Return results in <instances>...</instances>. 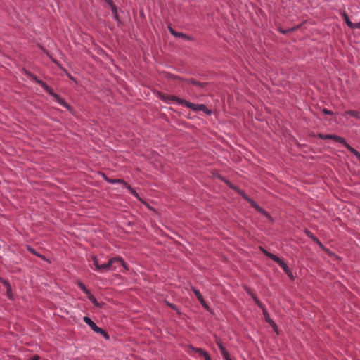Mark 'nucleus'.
Returning <instances> with one entry per match:
<instances>
[{"label":"nucleus","mask_w":360,"mask_h":360,"mask_svg":"<svg viewBox=\"0 0 360 360\" xmlns=\"http://www.w3.org/2000/svg\"><path fill=\"white\" fill-rule=\"evenodd\" d=\"M159 98L164 102L167 103H169L171 101H176L179 104L184 105L188 108L194 111H203L207 115H211L212 111L207 108V107L203 104H194L191 102H188L184 99L180 98L177 96L172 95H167L165 94L160 93Z\"/></svg>","instance_id":"nucleus-1"},{"label":"nucleus","mask_w":360,"mask_h":360,"mask_svg":"<svg viewBox=\"0 0 360 360\" xmlns=\"http://www.w3.org/2000/svg\"><path fill=\"white\" fill-rule=\"evenodd\" d=\"M91 261L96 267V270L103 272L104 271L115 270V263L123 264V259L120 257H113L109 259L106 264H100L98 259L96 256H91Z\"/></svg>","instance_id":"nucleus-2"},{"label":"nucleus","mask_w":360,"mask_h":360,"mask_svg":"<svg viewBox=\"0 0 360 360\" xmlns=\"http://www.w3.org/2000/svg\"><path fill=\"white\" fill-rule=\"evenodd\" d=\"M30 77L35 81L37 84H39L44 89H45L47 92H49L55 99L56 101L60 103L61 105L66 108H69V105L66 103L58 95L53 92L52 89L44 82L37 79L35 76L29 74Z\"/></svg>","instance_id":"nucleus-3"},{"label":"nucleus","mask_w":360,"mask_h":360,"mask_svg":"<svg viewBox=\"0 0 360 360\" xmlns=\"http://www.w3.org/2000/svg\"><path fill=\"white\" fill-rule=\"evenodd\" d=\"M83 320L89 326V327L95 332V333H100L101 335H103L105 339H109V335L107 333L106 331H105L104 330H103L102 328L98 327L95 323L88 316H84L83 318Z\"/></svg>","instance_id":"nucleus-4"},{"label":"nucleus","mask_w":360,"mask_h":360,"mask_svg":"<svg viewBox=\"0 0 360 360\" xmlns=\"http://www.w3.org/2000/svg\"><path fill=\"white\" fill-rule=\"evenodd\" d=\"M243 197L250 202V204L259 213H262L264 216H266L268 219H271V216L266 212L264 209L259 207L253 200L249 198L245 194L243 193H240Z\"/></svg>","instance_id":"nucleus-5"},{"label":"nucleus","mask_w":360,"mask_h":360,"mask_svg":"<svg viewBox=\"0 0 360 360\" xmlns=\"http://www.w3.org/2000/svg\"><path fill=\"white\" fill-rule=\"evenodd\" d=\"M105 179L108 182H109L110 184H121L124 185V186L129 190V191L132 195L137 196V193H136V191L131 188V186L129 184H128L124 180L120 179H108L107 177H105Z\"/></svg>","instance_id":"nucleus-6"},{"label":"nucleus","mask_w":360,"mask_h":360,"mask_svg":"<svg viewBox=\"0 0 360 360\" xmlns=\"http://www.w3.org/2000/svg\"><path fill=\"white\" fill-rule=\"evenodd\" d=\"M271 259L274 260L275 262H276L283 270L284 271L288 274L290 275V271L289 268L288 267L287 264L278 257L274 255H270Z\"/></svg>","instance_id":"nucleus-7"},{"label":"nucleus","mask_w":360,"mask_h":360,"mask_svg":"<svg viewBox=\"0 0 360 360\" xmlns=\"http://www.w3.org/2000/svg\"><path fill=\"white\" fill-rule=\"evenodd\" d=\"M216 342L220 349V352H221V354L223 358L225 360H231L229 353L227 352L226 348L224 347L221 340L219 339H217Z\"/></svg>","instance_id":"nucleus-8"},{"label":"nucleus","mask_w":360,"mask_h":360,"mask_svg":"<svg viewBox=\"0 0 360 360\" xmlns=\"http://www.w3.org/2000/svg\"><path fill=\"white\" fill-rule=\"evenodd\" d=\"M190 349L192 351L198 353L200 355L202 356L205 360H212L209 354L204 349L201 348H195L193 347H190Z\"/></svg>","instance_id":"nucleus-9"},{"label":"nucleus","mask_w":360,"mask_h":360,"mask_svg":"<svg viewBox=\"0 0 360 360\" xmlns=\"http://www.w3.org/2000/svg\"><path fill=\"white\" fill-rule=\"evenodd\" d=\"M193 291L194 294L195 295V296L197 297L198 300L200 302L201 304L205 309H208V306H207V303L205 302V301L204 300L203 297L201 295V293L200 292V291L194 288H193Z\"/></svg>","instance_id":"nucleus-10"},{"label":"nucleus","mask_w":360,"mask_h":360,"mask_svg":"<svg viewBox=\"0 0 360 360\" xmlns=\"http://www.w3.org/2000/svg\"><path fill=\"white\" fill-rule=\"evenodd\" d=\"M169 30L170 33L175 37L182 38V39H188V40L191 39L190 37H188V35H186L182 32H176L171 27H169Z\"/></svg>","instance_id":"nucleus-11"},{"label":"nucleus","mask_w":360,"mask_h":360,"mask_svg":"<svg viewBox=\"0 0 360 360\" xmlns=\"http://www.w3.org/2000/svg\"><path fill=\"white\" fill-rule=\"evenodd\" d=\"M1 282H2L3 285H4V287L6 288V293H7L8 297L10 300H13L14 297H13L11 287L9 283L6 280H2Z\"/></svg>","instance_id":"nucleus-12"},{"label":"nucleus","mask_w":360,"mask_h":360,"mask_svg":"<svg viewBox=\"0 0 360 360\" xmlns=\"http://www.w3.org/2000/svg\"><path fill=\"white\" fill-rule=\"evenodd\" d=\"M346 115H350V116L356 118V120H360V111L349 110L345 111L342 114V116H346Z\"/></svg>","instance_id":"nucleus-13"},{"label":"nucleus","mask_w":360,"mask_h":360,"mask_svg":"<svg viewBox=\"0 0 360 360\" xmlns=\"http://www.w3.org/2000/svg\"><path fill=\"white\" fill-rule=\"evenodd\" d=\"M263 314L265 318V320L267 323H269L274 329L277 331V326L276 323L274 322V321L270 318L269 314H268L267 311L266 309H264Z\"/></svg>","instance_id":"nucleus-14"},{"label":"nucleus","mask_w":360,"mask_h":360,"mask_svg":"<svg viewBox=\"0 0 360 360\" xmlns=\"http://www.w3.org/2000/svg\"><path fill=\"white\" fill-rule=\"evenodd\" d=\"M186 82L188 83V84H193L194 86H197L198 87H200V88H203L206 86V83H202V82H198L195 79H186Z\"/></svg>","instance_id":"nucleus-15"},{"label":"nucleus","mask_w":360,"mask_h":360,"mask_svg":"<svg viewBox=\"0 0 360 360\" xmlns=\"http://www.w3.org/2000/svg\"><path fill=\"white\" fill-rule=\"evenodd\" d=\"M332 139L336 142L342 143L345 147H346V144H348L344 138L336 136V135H333Z\"/></svg>","instance_id":"nucleus-16"},{"label":"nucleus","mask_w":360,"mask_h":360,"mask_svg":"<svg viewBox=\"0 0 360 360\" xmlns=\"http://www.w3.org/2000/svg\"><path fill=\"white\" fill-rule=\"evenodd\" d=\"M344 19H345V22H346V23H347V25L350 28H352V29L353 25H354V23H353L352 22H351V21H350V20H349V18L348 15H347V14H345V13L344 14Z\"/></svg>","instance_id":"nucleus-17"},{"label":"nucleus","mask_w":360,"mask_h":360,"mask_svg":"<svg viewBox=\"0 0 360 360\" xmlns=\"http://www.w3.org/2000/svg\"><path fill=\"white\" fill-rule=\"evenodd\" d=\"M346 148L352 153H353L355 156L359 155V152L356 149L352 148L350 145L346 144Z\"/></svg>","instance_id":"nucleus-18"},{"label":"nucleus","mask_w":360,"mask_h":360,"mask_svg":"<svg viewBox=\"0 0 360 360\" xmlns=\"http://www.w3.org/2000/svg\"><path fill=\"white\" fill-rule=\"evenodd\" d=\"M319 136L323 139V140H326V139H333V134H319Z\"/></svg>","instance_id":"nucleus-19"},{"label":"nucleus","mask_w":360,"mask_h":360,"mask_svg":"<svg viewBox=\"0 0 360 360\" xmlns=\"http://www.w3.org/2000/svg\"><path fill=\"white\" fill-rule=\"evenodd\" d=\"M90 301L93 303V304L96 307H101V304L96 300L94 295H91L89 298Z\"/></svg>","instance_id":"nucleus-20"},{"label":"nucleus","mask_w":360,"mask_h":360,"mask_svg":"<svg viewBox=\"0 0 360 360\" xmlns=\"http://www.w3.org/2000/svg\"><path fill=\"white\" fill-rule=\"evenodd\" d=\"M306 234L307 235V236H309V238H311V239H313L314 241H316L319 244L321 245L320 242L319 241V240L312 234V233L309 231H306Z\"/></svg>","instance_id":"nucleus-21"},{"label":"nucleus","mask_w":360,"mask_h":360,"mask_svg":"<svg viewBox=\"0 0 360 360\" xmlns=\"http://www.w3.org/2000/svg\"><path fill=\"white\" fill-rule=\"evenodd\" d=\"M78 285L79 287L80 288V289L84 292L87 290V288H86V286L84 285V283H82V282H78Z\"/></svg>","instance_id":"nucleus-22"},{"label":"nucleus","mask_w":360,"mask_h":360,"mask_svg":"<svg viewBox=\"0 0 360 360\" xmlns=\"http://www.w3.org/2000/svg\"><path fill=\"white\" fill-rule=\"evenodd\" d=\"M261 250L263 252V253L267 256L268 257L271 258V255H272L271 253L269 252L268 251H266V250H264L263 248H260Z\"/></svg>","instance_id":"nucleus-23"},{"label":"nucleus","mask_w":360,"mask_h":360,"mask_svg":"<svg viewBox=\"0 0 360 360\" xmlns=\"http://www.w3.org/2000/svg\"><path fill=\"white\" fill-rule=\"evenodd\" d=\"M113 266H116V269H117L118 266H122L123 267H124L125 269H127V267H126V264H125V263H124V261H123V264H120V263H115V264H113Z\"/></svg>","instance_id":"nucleus-24"},{"label":"nucleus","mask_w":360,"mask_h":360,"mask_svg":"<svg viewBox=\"0 0 360 360\" xmlns=\"http://www.w3.org/2000/svg\"><path fill=\"white\" fill-rule=\"evenodd\" d=\"M167 305H168L171 309H174V310H175V311H178L177 307H176L174 304H171V303H169V302H167Z\"/></svg>","instance_id":"nucleus-25"},{"label":"nucleus","mask_w":360,"mask_h":360,"mask_svg":"<svg viewBox=\"0 0 360 360\" xmlns=\"http://www.w3.org/2000/svg\"><path fill=\"white\" fill-rule=\"evenodd\" d=\"M323 113L327 114V115H333V112L331 110H329L327 109H323Z\"/></svg>","instance_id":"nucleus-26"},{"label":"nucleus","mask_w":360,"mask_h":360,"mask_svg":"<svg viewBox=\"0 0 360 360\" xmlns=\"http://www.w3.org/2000/svg\"><path fill=\"white\" fill-rule=\"evenodd\" d=\"M360 29V22L357 23H354L352 29Z\"/></svg>","instance_id":"nucleus-27"},{"label":"nucleus","mask_w":360,"mask_h":360,"mask_svg":"<svg viewBox=\"0 0 360 360\" xmlns=\"http://www.w3.org/2000/svg\"><path fill=\"white\" fill-rule=\"evenodd\" d=\"M257 306L261 308L263 311L266 309L264 307V304L259 301V302L257 303Z\"/></svg>","instance_id":"nucleus-28"},{"label":"nucleus","mask_w":360,"mask_h":360,"mask_svg":"<svg viewBox=\"0 0 360 360\" xmlns=\"http://www.w3.org/2000/svg\"><path fill=\"white\" fill-rule=\"evenodd\" d=\"M88 297V298H90L91 295H93L91 292L87 289L86 291L84 292Z\"/></svg>","instance_id":"nucleus-29"},{"label":"nucleus","mask_w":360,"mask_h":360,"mask_svg":"<svg viewBox=\"0 0 360 360\" xmlns=\"http://www.w3.org/2000/svg\"><path fill=\"white\" fill-rule=\"evenodd\" d=\"M88 297V298H90L91 295H93L91 292L87 289L86 291L84 292Z\"/></svg>","instance_id":"nucleus-30"},{"label":"nucleus","mask_w":360,"mask_h":360,"mask_svg":"<svg viewBox=\"0 0 360 360\" xmlns=\"http://www.w3.org/2000/svg\"><path fill=\"white\" fill-rule=\"evenodd\" d=\"M169 78H171L172 79H179L177 76H175L174 75H169Z\"/></svg>","instance_id":"nucleus-31"},{"label":"nucleus","mask_w":360,"mask_h":360,"mask_svg":"<svg viewBox=\"0 0 360 360\" xmlns=\"http://www.w3.org/2000/svg\"><path fill=\"white\" fill-rule=\"evenodd\" d=\"M252 298H253V300H254V301L255 302L256 304L259 302V300H258V298L256 296L252 295Z\"/></svg>","instance_id":"nucleus-32"},{"label":"nucleus","mask_w":360,"mask_h":360,"mask_svg":"<svg viewBox=\"0 0 360 360\" xmlns=\"http://www.w3.org/2000/svg\"><path fill=\"white\" fill-rule=\"evenodd\" d=\"M30 360H39V356L35 355V356H32Z\"/></svg>","instance_id":"nucleus-33"},{"label":"nucleus","mask_w":360,"mask_h":360,"mask_svg":"<svg viewBox=\"0 0 360 360\" xmlns=\"http://www.w3.org/2000/svg\"><path fill=\"white\" fill-rule=\"evenodd\" d=\"M280 32H281V33L286 34V33L288 32V30H281H281H280Z\"/></svg>","instance_id":"nucleus-34"},{"label":"nucleus","mask_w":360,"mask_h":360,"mask_svg":"<svg viewBox=\"0 0 360 360\" xmlns=\"http://www.w3.org/2000/svg\"><path fill=\"white\" fill-rule=\"evenodd\" d=\"M356 157L360 160V153H359V155H356Z\"/></svg>","instance_id":"nucleus-35"},{"label":"nucleus","mask_w":360,"mask_h":360,"mask_svg":"<svg viewBox=\"0 0 360 360\" xmlns=\"http://www.w3.org/2000/svg\"><path fill=\"white\" fill-rule=\"evenodd\" d=\"M356 157L360 160V153H359V155H356Z\"/></svg>","instance_id":"nucleus-36"},{"label":"nucleus","mask_w":360,"mask_h":360,"mask_svg":"<svg viewBox=\"0 0 360 360\" xmlns=\"http://www.w3.org/2000/svg\"><path fill=\"white\" fill-rule=\"evenodd\" d=\"M29 250H30L32 252L34 253V251L32 249L30 248Z\"/></svg>","instance_id":"nucleus-37"}]
</instances>
